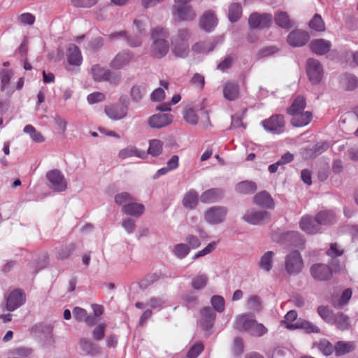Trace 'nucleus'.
Instances as JSON below:
<instances>
[{
    "label": "nucleus",
    "mask_w": 358,
    "mask_h": 358,
    "mask_svg": "<svg viewBox=\"0 0 358 358\" xmlns=\"http://www.w3.org/2000/svg\"><path fill=\"white\" fill-rule=\"evenodd\" d=\"M169 37L168 31L164 28L155 27L152 29L151 34L152 43L150 48L152 57L161 59L168 54L170 48Z\"/></svg>",
    "instance_id": "f257e3e1"
},
{
    "label": "nucleus",
    "mask_w": 358,
    "mask_h": 358,
    "mask_svg": "<svg viewBox=\"0 0 358 358\" xmlns=\"http://www.w3.org/2000/svg\"><path fill=\"white\" fill-rule=\"evenodd\" d=\"M306 103L305 98L298 96L287 109V113L292 116L291 124L294 127H300L308 124L312 119V113L305 111Z\"/></svg>",
    "instance_id": "f03ea898"
},
{
    "label": "nucleus",
    "mask_w": 358,
    "mask_h": 358,
    "mask_svg": "<svg viewBox=\"0 0 358 358\" xmlns=\"http://www.w3.org/2000/svg\"><path fill=\"white\" fill-rule=\"evenodd\" d=\"M234 327L256 337L262 336L268 332L267 328L263 324L258 322L248 314L237 315L234 321Z\"/></svg>",
    "instance_id": "7ed1b4c3"
},
{
    "label": "nucleus",
    "mask_w": 358,
    "mask_h": 358,
    "mask_svg": "<svg viewBox=\"0 0 358 358\" xmlns=\"http://www.w3.org/2000/svg\"><path fill=\"white\" fill-rule=\"evenodd\" d=\"M190 30L182 28L171 37V52L176 57L185 58L189 52Z\"/></svg>",
    "instance_id": "20e7f679"
},
{
    "label": "nucleus",
    "mask_w": 358,
    "mask_h": 358,
    "mask_svg": "<svg viewBox=\"0 0 358 358\" xmlns=\"http://www.w3.org/2000/svg\"><path fill=\"white\" fill-rule=\"evenodd\" d=\"M90 73L95 82H108L111 84H116L121 80L122 75L120 72L112 71L100 64L93 65Z\"/></svg>",
    "instance_id": "39448f33"
},
{
    "label": "nucleus",
    "mask_w": 358,
    "mask_h": 358,
    "mask_svg": "<svg viewBox=\"0 0 358 358\" xmlns=\"http://www.w3.org/2000/svg\"><path fill=\"white\" fill-rule=\"evenodd\" d=\"M172 15L178 22H191L196 17V12L191 4L178 1H174Z\"/></svg>",
    "instance_id": "423d86ee"
},
{
    "label": "nucleus",
    "mask_w": 358,
    "mask_h": 358,
    "mask_svg": "<svg viewBox=\"0 0 358 358\" xmlns=\"http://www.w3.org/2000/svg\"><path fill=\"white\" fill-rule=\"evenodd\" d=\"M303 267V262L300 253L294 250L287 254L285 259V268L289 275L299 273Z\"/></svg>",
    "instance_id": "0eeeda50"
},
{
    "label": "nucleus",
    "mask_w": 358,
    "mask_h": 358,
    "mask_svg": "<svg viewBox=\"0 0 358 358\" xmlns=\"http://www.w3.org/2000/svg\"><path fill=\"white\" fill-rule=\"evenodd\" d=\"M264 129L273 134H280L285 130V122L282 115H274L261 122Z\"/></svg>",
    "instance_id": "6e6552de"
},
{
    "label": "nucleus",
    "mask_w": 358,
    "mask_h": 358,
    "mask_svg": "<svg viewBox=\"0 0 358 358\" xmlns=\"http://www.w3.org/2000/svg\"><path fill=\"white\" fill-rule=\"evenodd\" d=\"M46 178L49 182V187L55 191L62 192L67 187V182L63 173L57 169L48 171Z\"/></svg>",
    "instance_id": "1a4fd4ad"
},
{
    "label": "nucleus",
    "mask_w": 358,
    "mask_h": 358,
    "mask_svg": "<svg viewBox=\"0 0 358 358\" xmlns=\"http://www.w3.org/2000/svg\"><path fill=\"white\" fill-rule=\"evenodd\" d=\"M270 218L271 215L268 212L257 210L254 208L248 210L243 216V220L245 222L252 225L262 224L268 222Z\"/></svg>",
    "instance_id": "9d476101"
},
{
    "label": "nucleus",
    "mask_w": 358,
    "mask_h": 358,
    "mask_svg": "<svg viewBox=\"0 0 358 358\" xmlns=\"http://www.w3.org/2000/svg\"><path fill=\"white\" fill-rule=\"evenodd\" d=\"M306 72L309 80L313 84L319 83L323 76L322 64L317 59L313 58H310L307 60Z\"/></svg>",
    "instance_id": "9b49d317"
},
{
    "label": "nucleus",
    "mask_w": 358,
    "mask_h": 358,
    "mask_svg": "<svg viewBox=\"0 0 358 358\" xmlns=\"http://www.w3.org/2000/svg\"><path fill=\"white\" fill-rule=\"evenodd\" d=\"M227 210L223 206H213L207 209L204 214V219L210 224L222 223L227 215Z\"/></svg>",
    "instance_id": "f8f14e48"
},
{
    "label": "nucleus",
    "mask_w": 358,
    "mask_h": 358,
    "mask_svg": "<svg viewBox=\"0 0 358 358\" xmlns=\"http://www.w3.org/2000/svg\"><path fill=\"white\" fill-rule=\"evenodd\" d=\"M216 314L213 308L205 306L200 310L199 324L206 331L210 329L215 321Z\"/></svg>",
    "instance_id": "ddd939ff"
},
{
    "label": "nucleus",
    "mask_w": 358,
    "mask_h": 358,
    "mask_svg": "<svg viewBox=\"0 0 358 358\" xmlns=\"http://www.w3.org/2000/svg\"><path fill=\"white\" fill-rule=\"evenodd\" d=\"M198 113L206 122H209L208 114L204 107H201L197 110L192 108H187L183 111V117L188 124L196 125L199 122Z\"/></svg>",
    "instance_id": "4468645a"
},
{
    "label": "nucleus",
    "mask_w": 358,
    "mask_h": 358,
    "mask_svg": "<svg viewBox=\"0 0 358 358\" xmlns=\"http://www.w3.org/2000/svg\"><path fill=\"white\" fill-rule=\"evenodd\" d=\"M272 22V16L270 14H259L254 13L250 15L248 23L252 29H264L268 27Z\"/></svg>",
    "instance_id": "2eb2a0df"
},
{
    "label": "nucleus",
    "mask_w": 358,
    "mask_h": 358,
    "mask_svg": "<svg viewBox=\"0 0 358 358\" xmlns=\"http://www.w3.org/2000/svg\"><path fill=\"white\" fill-rule=\"evenodd\" d=\"M173 122V115L170 113H156L148 119V125L152 128L159 129L165 127Z\"/></svg>",
    "instance_id": "dca6fc26"
},
{
    "label": "nucleus",
    "mask_w": 358,
    "mask_h": 358,
    "mask_svg": "<svg viewBox=\"0 0 358 358\" xmlns=\"http://www.w3.org/2000/svg\"><path fill=\"white\" fill-rule=\"evenodd\" d=\"M105 113L112 120H120L127 115L128 108L122 103L106 106Z\"/></svg>",
    "instance_id": "f3484780"
},
{
    "label": "nucleus",
    "mask_w": 358,
    "mask_h": 358,
    "mask_svg": "<svg viewBox=\"0 0 358 358\" xmlns=\"http://www.w3.org/2000/svg\"><path fill=\"white\" fill-rule=\"evenodd\" d=\"M25 294L20 289L12 291L6 298V309L13 311L25 302Z\"/></svg>",
    "instance_id": "a211bd4d"
},
{
    "label": "nucleus",
    "mask_w": 358,
    "mask_h": 358,
    "mask_svg": "<svg viewBox=\"0 0 358 358\" xmlns=\"http://www.w3.org/2000/svg\"><path fill=\"white\" fill-rule=\"evenodd\" d=\"M310 38L307 31L294 30L287 36V41L292 47H301L304 45Z\"/></svg>",
    "instance_id": "6ab92c4d"
},
{
    "label": "nucleus",
    "mask_w": 358,
    "mask_h": 358,
    "mask_svg": "<svg viewBox=\"0 0 358 358\" xmlns=\"http://www.w3.org/2000/svg\"><path fill=\"white\" fill-rule=\"evenodd\" d=\"M133 57L134 56L130 52H120L111 60L110 67L115 70L122 69L131 62Z\"/></svg>",
    "instance_id": "aec40b11"
},
{
    "label": "nucleus",
    "mask_w": 358,
    "mask_h": 358,
    "mask_svg": "<svg viewBox=\"0 0 358 358\" xmlns=\"http://www.w3.org/2000/svg\"><path fill=\"white\" fill-rule=\"evenodd\" d=\"M310 271L311 275L317 280H327L332 275L331 268L324 264H313L310 267Z\"/></svg>",
    "instance_id": "412c9836"
},
{
    "label": "nucleus",
    "mask_w": 358,
    "mask_h": 358,
    "mask_svg": "<svg viewBox=\"0 0 358 358\" xmlns=\"http://www.w3.org/2000/svg\"><path fill=\"white\" fill-rule=\"evenodd\" d=\"M217 24L215 13L210 10L205 12L200 18L199 27L207 32L212 31Z\"/></svg>",
    "instance_id": "4be33fe9"
},
{
    "label": "nucleus",
    "mask_w": 358,
    "mask_h": 358,
    "mask_svg": "<svg viewBox=\"0 0 358 358\" xmlns=\"http://www.w3.org/2000/svg\"><path fill=\"white\" fill-rule=\"evenodd\" d=\"M117 156L122 160L131 157L145 159L147 154L145 151L138 149L136 146L130 145L121 149L119 151Z\"/></svg>",
    "instance_id": "5701e85b"
},
{
    "label": "nucleus",
    "mask_w": 358,
    "mask_h": 358,
    "mask_svg": "<svg viewBox=\"0 0 358 358\" xmlns=\"http://www.w3.org/2000/svg\"><path fill=\"white\" fill-rule=\"evenodd\" d=\"M311 51L317 55H323L329 52L331 43L323 38L314 39L309 44Z\"/></svg>",
    "instance_id": "b1692460"
},
{
    "label": "nucleus",
    "mask_w": 358,
    "mask_h": 358,
    "mask_svg": "<svg viewBox=\"0 0 358 358\" xmlns=\"http://www.w3.org/2000/svg\"><path fill=\"white\" fill-rule=\"evenodd\" d=\"M224 195L222 189L213 188L203 192L200 196L201 201L205 203H214L221 199Z\"/></svg>",
    "instance_id": "393cba45"
},
{
    "label": "nucleus",
    "mask_w": 358,
    "mask_h": 358,
    "mask_svg": "<svg viewBox=\"0 0 358 358\" xmlns=\"http://www.w3.org/2000/svg\"><path fill=\"white\" fill-rule=\"evenodd\" d=\"M299 226L301 230L309 234H314L319 231L320 227L315 221V218L313 219L308 215H306L301 217Z\"/></svg>",
    "instance_id": "a878e982"
},
{
    "label": "nucleus",
    "mask_w": 358,
    "mask_h": 358,
    "mask_svg": "<svg viewBox=\"0 0 358 358\" xmlns=\"http://www.w3.org/2000/svg\"><path fill=\"white\" fill-rule=\"evenodd\" d=\"M122 211L126 215L139 217L144 213L145 206L141 203L134 202L133 200L129 203H127V205L123 206Z\"/></svg>",
    "instance_id": "bb28decb"
},
{
    "label": "nucleus",
    "mask_w": 358,
    "mask_h": 358,
    "mask_svg": "<svg viewBox=\"0 0 358 358\" xmlns=\"http://www.w3.org/2000/svg\"><path fill=\"white\" fill-rule=\"evenodd\" d=\"M223 96L229 101H234L239 96V85L235 82H227L223 86Z\"/></svg>",
    "instance_id": "cd10ccee"
},
{
    "label": "nucleus",
    "mask_w": 358,
    "mask_h": 358,
    "mask_svg": "<svg viewBox=\"0 0 358 358\" xmlns=\"http://www.w3.org/2000/svg\"><path fill=\"white\" fill-rule=\"evenodd\" d=\"M67 60L70 65L76 66H79L83 62L80 49L74 44L70 45L68 48Z\"/></svg>",
    "instance_id": "c85d7f7f"
},
{
    "label": "nucleus",
    "mask_w": 358,
    "mask_h": 358,
    "mask_svg": "<svg viewBox=\"0 0 358 358\" xmlns=\"http://www.w3.org/2000/svg\"><path fill=\"white\" fill-rule=\"evenodd\" d=\"M254 203L264 208H273L274 202L271 196L266 192H261L257 194L253 198Z\"/></svg>",
    "instance_id": "c756f323"
},
{
    "label": "nucleus",
    "mask_w": 358,
    "mask_h": 358,
    "mask_svg": "<svg viewBox=\"0 0 358 358\" xmlns=\"http://www.w3.org/2000/svg\"><path fill=\"white\" fill-rule=\"evenodd\" d=\"M356 345L354 341H338L334 345V352L336 356H342L354 351Z\"/></svg>",
    "instance_id": "7c9ffc66"
},
{
    "label": "nucleus",
    "mask_w": 358,
    "mask_h": 358,
    "mask_svg": "<svg viewBox=\"0 0 358 358\" xmlns=\"http://www.w3.org/2000/svg\"><path fill=\"white\" fill-rule=\"evenodd\" d=\"M80 345L83 351L92 356H96L101 353V348L88 339L81 338Z\"/></svg>",
    "instance_id": "2f4dec72"
},
{
    "label": "nucleus",
    "mask_w": 358,
    "mask_h": 358,
    "mask_svg": "<svg viewBox=\"0 0 358 358\" xmlns=\"http://www.w3.org/2000/svg\"><path fill=\"white\" fill-rule=\"evenodd\" d=\"M73 315L77 321L85 322L89 326L94 324L95 319L92 316L89 315L87 311L82 308L75 307L73 309Z\"/></svg>",
    "instance_id": "473e14b6"
},
{
    "label": "nucleus",
    "mask_w": 358,
    "mask_h": 358,
    "mask_svg": "<svg viewBox=\"0 0 358 358\" xmlns=\"http://www.w3.org/2000/svg\"><path fill=\"white\" fill-rule=\"evenodd\" d=\"M199 203V196L197 192L191 189L187 192L182 199V204L186 208L194 209L196 207Z\"/></svg>",
    "instance_id": "72a5a7b5"
},
{
    "label": "nucleus",
    "mask_w": 358,
    "mask_h": 358,
    "mask_svg": "<svg viewBox=\"0 0 358 358\" xmlns=\"http://www.w3.org/2000/svg\"><path fill=\"white\" fill-rule=\"evenodd\" d=\"M336 220V216L332 211H321L317 214L315 221L320 225H326L332 224Z\"/></svg>",
    "instance_id": "f704fd0d"
},
{
    "label": "nucleus",
    "mask_w": 358,
    "mask_h": 358,
    "mask_svg": "<svg viewBox=\"0 0 358 358\" xmlns=\"http://www.w3.org/2000/svg\"><path fill=\"white\" fill-rule=\"evenodd\" d=\"M274 252L272 251H267L261 256L259 262V268L266 272L270 271L273 267V258Z\"/></svg>",
    "instance_id": "c9c22d12"
},
{
    "label": "nucleus",
    "mask_w": 358,
    "mask_h": 358,
    "mask_svg": "<svg viewBox=\"0 0 358 358\" xmlns=\"http://www.w3.org/2000/svg\"><path fill=\"white\" fill-rule=\"evenodd\" d=\"M331 324L336 325L337 328L341 330H345L350 327V320L346 315L338 313L334 316L333 323Z\"/></svg>",
    "instance_id": "e433bc0d"
},
{
    "label": "nucleus",
    "mask_w": 358,
    "mask_h": 358,
    "mask_svg": "<svg viewBox=\"0 0 358 358\" xmlns=\"http://www.w3.org/2000/svg\"><path fill=\"white\" fill-rule=\"evenodd\" d=\"M208 282V277L205 273H199L193 277L191 286L194 289L201 290L204 289Z\"/></svg>",
    "instance_id": "4c0bfd02"
},
{
    "label": "nucleus",
    "mask_w": 358,
    "mask_h": 358,
    "mask_svg": "<svg viewBox=\"0 0 358 358\" xmlns=\"http://www.w3.org/2000/svg\"><path fill=\"white\" fill-rule=\"evenodd\" d=\"M235 189L241 194H252L256 191L257 185L252 181H242L236 185Z\"/></svg>",
    "instance_id": "58836bf2"
},
{
    "label": "nucleus",
    "mask_w": 358,
    "mask_h": 358,
    "mask_svg": "<svg viewBox=\"0 0 358 358\" xmlns=\"http://www.w3.org/2000/svg\"><path fill=\"white\" fill-rule=\"evenodd\" d=\"M292 327H295L296 329H303L306 333H319L320 329V328L316 326L315 324L311 323L309 321L303 320V319H299L297 320V324L295 326H292Z\"/></svg>",
    "instance_id": "ea45409f"
},
{
    "label": "nucleus",
    "mask_w": 358,
    "mask_h": 358,
    "mask_svg": "<svg viewBox=\"0 0 358 358\" xmlns=\"http://www.w3.org/2000/svg\"><path fill=\"white\" fill-rule=\"evenodd\" d=\"M342 85L347 90H354L358 87V78L352 74L344 75L342 78Z\"/></svg>",
    "instance_id": "a19ab883"
},
{
    "label": "nucleus",
    "mask_w": 358,
    "mask_h": 358,
    "mask_svg": "<svg viewBox=\"0 0 358 358\" xmlns=\"http://www.w3.org/2000/svg\"><path fill=\"white\" fill-rule=\"evenodd\" d=\"M242 15V7L238 3H233L229 6L228 17L231 22L239 20Z\"/></svg>",
    "instance_id": "79ce46f5"
},
{
    "label": "nucleus",
    "mask_w": 358,
    "mask_h": 358,
    "mask_svg": "<svg viewBox=\"0 0 358 358\" xmlns=\"http://www.w3.org/2000/svg\"><path fill=\"white\" fill-rule=\"evenodd\" d=\"M164 143L159 139L149 141L148 153L153 157L159 156L162 152Z\"/></svg>",
    "instance_id": "37998d69"
},
{
    "label": "nucleus",
    "mask_w": 358,
    "mask_h": 358,
    "mask_svg": "<svg viewBox=\"0 0 358 358\" xmlns=\"http://www.w3.org/2000/svg\"><path fill=\"white\" fill-rule=\"evenodd\" d=\"M190 252V248L187 244L178 243L173 246V253L178 259H182L186 257Z\"/></svg>",
    "instance_id": "c03bdc74"
},
{
    "label": "nucleus",
    "mask_w": 358,
    "mask_h": 358,
    "mask_svg": "<svg viewBox=\"0 0 358 358\" xmlns=\"http://www.w3.org/2000/svg\"><path fill=\"white\" fill-rule=\"evenodd\" d=\"M275 23L283 29H289L292 27L291 22L289 20L287 14L282 11H279L275 14Z\"/></svg>",
    "instance_id": "a18cd8bd"
},
{
    "label": "nucleus",
    "mask_w": 358,
    "mask_h": 358,
    "mask_svg": "<svg viewBox=\"0 0 358 358\" xmlns=\"http://www.w3.org/2000/svg\"><path fill=\"white\" fill-rule=\"evenodd\" d=\"M23 131L28 134L33 141L36 143H42L45 138L42 134L37 131L32 125L28 124L24 127Z\"/></svg>",
    "instance_id": "49530a36"
},
{
    "label": "nucleus",
    "mask_w": 358,
    "mask_h": 358,
    "mask_svg": "<svg viewBox=\"0 0 358 358\" xmlns=\"http://www.w3.org/2000/svg\"><path fill=\"white\" fill-rule=\"evenodd\" d=\"M146 87L144 85H136L131 89V96L132 100L139 102L146 93Z\"/></svg>",
    "instance_id": "de8ad7c7"
},
{
    "label": "nucleus",
    "mask_w": 358,
    "mask_h": 358,
    "mask_svg": "<svg viewBox=\"0 0 358 358\" xmlns=\"http://www.w3.org/2000/svg\"><path fill=\"white\" fill-rule=\"evenodd\" d=\"M297 320L296 312L289 310L285 316V320L282 322V324L288 329H296L295 327L291 326H295L297 324Z\"/></svg>",
    "instance_id": "09e8293b"
},
{
    "label": "nucleus",
    "mask_w": 358,
    "mask_h": 358,
    "mask_svg": "<svg viewBox=\"0 0 358 358\" xmlns=\"http://www.w3.org/2000/svg\"><path fill=\"white\" fill-rule=\"evenodd\" d=\"M315 345L326 356L331 355L334 351V346L326 339L320 340L317 343H315Z\"/></svg>",
    "instance_id": "8fccbe9b"
},
{
    "label": "nucleus",
    "mask_w": 358,
    "mask_h": 358,
    "mask_svg": "<svg viewBox=\"0 0 358 358\" xmlns=\"http://www.w3.org/2000/svg\"><path fill=\"white\" fill-rule=\"evenodd\" d=\"M210 303L213 306L214 311L222 313L224 310L225 303L224 299L222 296L214 295L211 297Z\"/></svg>",
    "instance_id": "3c124183"
},
{
    "label": "nucleus",
    "mask_w": 358,
    "mask_h": 358,
    "mask_svg": "<svg viewBox=\"0 0 358 358\" xmlns=\"http://www.w3.org/2000/svg\"><path fill=\"white\" fill-rule=\"evenodd\" d=\"M309 27L317 31H323L325 30L324 22H323L322 17L318 14H315L310 21Z\"/></svg>",
    "instance_id": "603ef678"
},
{
    "label": "nucleus",
    "mask_w": 358,
    "mask_h": 358,
    "mask_svg": "<svg viewBox=\"0 0 358 358\" xmlns=\"http://www.w3.org/2000/svg\"><path fill=\"white\" fill-rule=\"evenodd\" d=\"M213 49L211 43L208 41H199L194 43L192 47V50L196 53L208 52Z\"/></svg>",
    "instance_id": "864d4df0"
},
{
    "label": "nucleus",
    "mask_w": 358,
    "mask_h": 358,
    "mask_svg": "<svg viewBox=\"0 0 358 358\" xmlns=\"http://www.w3.org/2000/svg\"><path fill=\"white\" fill-rule=\"evenodd\" d=\"M247 307L248 309L258 312L261 310L262 305L259 296L252 295L247 299Z\"/></svg>",
    "instance_id": "5fc2aeb1"
},
{
    "label": "nucleus",
    "mask_w": 358,
    "mask_h": 358,
    "mask_svg": "<svg viewBox=\"0 0 358 358\" xmlns=\"http://www.w3.org/2000/svg\"><path fill=\"white\" fill-rule=\"evenodd\" d=\"M134 199L131 195L127 192H121L115 195V201L117 204L122 206V208L127 203H129Z\"/></svg>",
    "instance_id": "6e6d98bb"
},
{
    "label": "nucleus",
    "mask_w": 358,
    "mask_h": 358,
    "mask_svg": "<svg viewBox=\"0 0 358 358\" xmlns=\"http://www.w3.org/2000/svg\"><path fill=\"white\" fill-rule=\"evenodd\" d=\"M317 313L325 322L329 324L333 323V319L335 314H334L328 308L320 306L317 308Z\"/></svg>",
    "instance_id": "4d7b16f0"
},
{
    "label": "nucleus",
    "mask_w": 358,
    "mask_h": 358,
    "mask_svg": "<svg viewBox=\"0 0 358 358\" xmlns=\"http://www.w3.org/2000/svg\"><path fill=\"white\" fill-rule=\"evenodd\" d=\"M75 250V245L70 243L64 247L61 248L57 254L58 259H64L68 258L72 252Z\"/></svg>",
    "instance_id": "13d9d810"
},
{
    "label": "nucleus",
    "mask_w": 358,
    "mask_h": 358,
    "mask_svg": "<svg viewBox=\"0 0 358 358\" xmlns=\"http://www.w3.org/2000/svg\"><path fill=\"white\" fill-rule=\"evenodd\" d=\"M105 99L106 95L103 93L99 92H94L90 94L87 96V101L88 103L91 105L103 101Z\"/></svg>",
    "instance_id": "bf43d9fd"
},
{
    "label": "nucleus",
    "mask_w": 358,
    "mask_h": 358,
    "mask_svg": "<svg viewBox=\"0 0 358 358\" xmlns=\"http://www.w3.org/2000/svg\"><path fill=\"white\" fill-rule=\"evenodd\" d=\"M352 291L350 289H346L342 294V296L338 299V302H334V305L335 307H342L345 306L352 296Z\"/></svg>",
    "instance_id": "052dcab7"
},
{
    "label": "nucleus",
    "mask_w": 358,
    "mask_h": 358,
    "mask_svg": "<svg viewBox=\"0 0 358 358\" xmlns=\"http://www.w3.org/2000/svg\"><path fill=\"white\" fill-rule=\"evenodd\" d=\"M203 350V345L201 342L195 343L187 353L188 358H196Z\"/></svg>",
    "instance_id": "680f3d73"
},
{
    "label": "nucleus",
    "mask_w": 358,
    "mask_h": 358,
    "mask_svg": "<svg viewBox=\"0 0 358 358\" xmlns=\"http://www.w3.org/2000/svg\"><path fill=\"white\" fill-rule=\"evenodd\" d=\"M105 324H99L92 331L93 338L96 341H101L104 338L105 336Z\"/></svg>",
    "instance_id": "e2e57ef3"
},
{
    "label": "nucleus",
    "mask_w": 358,
    "mask_h": 358,
    "mask_svg": "<svg viewBox=\"0 0 358 358\" xmlns=\"http://www.w3.org/2000/svg\"><path fill=\"white\" fill-rule=\"evenodd\" d=\"M216 247V243L215 242H211L208 244V245L203 248V250L199 251L196 252L193 257V259H196L201 257L205 256L209 253H210L212 251H213L215 249Z\"/></svg>",
    "instance_id": "0e129e2a"
},
{
    "label": "nucleus",
    "mask_w": 358,
    "mask_h": 358,
    "mask_svg": "<svg viewBox=\"0 0 358 358\" xmlns=\"http://www.w3.org/2000/svg\"><path fill=\"white\" fill-rule=\"evenodd\" d=\"M98 0H71V3L77 8H90L97 3Z\"/></svg>",
    "instance_id": "69168bd1"
},
{
    "label": "nucleus",
    "mask_w": 358,
    "mask_h": 358,
    "mask_svg": "<svg viewBox=\"0 0 358 358\" xmlns=\"http://www.w3.org/2000/svg\"><path fill=\"white\" fill-rule=\"evenodd\" d=\"M122 227L127 234H132L136 229V222L131 218H126L122 221Z\"/></svg>",
    "instance_id": "338daca9"
},
{
    "label": "nucleus",
    "mask_w": 358,
    "mask_h": 358,
    "mask_svg": "<svg viewBox=\"0 0 358 358\" xmlns=\"http://www.w3.org/2000/svg\"><path fill=\"white\" fill-rule=\"evenodd\" d=\"M20 22L26 25H32L35 22V16L30 13H24L18 16Z\"/></svg>",
    "instance_id": "774afa93"
}]
</instances>
